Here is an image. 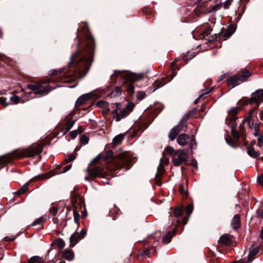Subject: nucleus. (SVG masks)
I'll return each mask as SVG.
<instances>
[{
  "instance_id": "1",
  "label": "nucleus",
  "mask_w": 263,
  "mask_h": 263,
  "mask_svg": "<svg viewBox=\"0 0 263 263\" xmlns=\"http://www.w3.org/2000/svg\"><path fill=\"white\" fill-rule=\"evenodd\" d=\"M75 40L76 51L71 54L66 67L51 70L50 78L28 84V88L34 91L35 95L45 96L59 86H51V83H71L84 77L89 71L93 62L96 42L87 23H85L80 29L78 28Z\"/></svg>"
},
{
  "instance_id": "2",
  "label": "nucleus",
  "mask_w": 263,
  "mask_h": 263,
  "mask_svg": "<svg viewBox=\"0 0 263 263\" xmlns=\"http://www.w3.org/2000/svg\"><path fill=\"white\" fill-rule=\"evenodd\" d=\"M241 109L240 107L236 106L229 110L228 111L229 117L226 119V123L231 128V135L234 140L229 135L225 137V140L227 143L233 148L241 147L243 145L246 147L247 145H249L246 139V134H239L237 129L236 120L238 119L237 115Z\"/></svg>"
},
{
  "instance_id": "3",
  "label": "nucleus",
  "mask_w": 263,
  "mask_h": 263,
  "mask_svg": "<svg viewBox=\"0 0 263 263\" xmlns=\"http://www.w3.org/2000/svg\"><path fill=\"white\" fill-rule=\"evenodd\" d=\"M144 73L136 74L128 71L115 70L110 76V79L112 83H115L117 78L120 77L123 80L121 87H116L114 90L110 94L112 96H118L121 95L122 91L127 92L130 96H133L135 92V86L133 83L139 81L144 78Z\"/></svg>"
},
{
  "instance_id": "4",
  "label": "nucleus",
  "mask_w": 263,
  "mask_h": 263,
  "mask_svg": "<svg viewBox=\"0 0 263 263\" xmlns=\"http://www.w3.org/2000/svg\"><path fill=\"white\" fill-rule=\"evenodd\" d=\"M103 161H112V171H115L125 168L126 171L130 169L133 166V163L131 156L127 152H120L116 156L114 155L113 152L109 150L105 154L101 153L96 157L93 158L90 162V165H95L101 160Z\"/></svg>"
},
{
  "instance_id": "5",
  "label": "nucleus",
  "mask_w": 263,
  "mask_h": 263,
  "mask_svg": "<svg viewBox=\"0 0 263 263\" xmlns=\"http://www.w3.org/2000/svg\"><path fill=\"white\" fill-rule=\"evenodd\" d=\"M43 151V146L37 145H32L31 146L13 151L7 155L0 157V170L5 165L11 163L15 159H20L24 157H33L40 155Z\"/></svg>"
},
{
  "instance_id": "6",
  "label": "nucleus",
  "mask_w": 263,
  "mask_h": 263,
  "mask_svg": "<svg viewBox=\"0 0 263 263\" xmlns=\"http://www.w3.org/2000/svg\"><path fill=\"white\" fill-rule=\"evenodd\" d=\"M243 105L250 104L255 105L249 111L247 117L243 119V122H248L253 125L254 117H257L258 108L260 104L263 102V89L255 90L251 95V98L243 97L241 100Z\"/></svg>"
},
{
  "instance_id": "7",
  "label": "nucleus",
  "mask_w": 263,
  "mask_h": 263,
  "mask_svg": "<svg viewBox=\"0 0 263 263\" xmlns=\"http://www.w3.org/2000/svg\"><path fill=\"white\" fill-rule=\"evenodd\" d=\"M171 209L173 215L177 219L176 220L177 225L184 226L187 223L189 217L193 211V203L191 202L188 204L185 208L184 205H181L174 208L172 207Z\"/></svg>"
},
{
  "instance_id": "8",
  "label": "nucleus",
  "mask_w": 263,
  "mask_h": 263,
  "mask_svg": "<svg viewBox=\"0 0 263 263\" xmlns=\"http://www.w3.org/2000/svg\"><path fill=\"white\" fill-rule=\"evenodd\" d=\"M114 109L111 111V114L114 115V118L117 122L120 121L122 119L126 117L130 112H131L135 105L133 103H128L126 107L121 109V104L116 103L112 104Z\"/></svg>"
},
{
  "instance_id": "9",
  "label": "nucleus",
  "mask_w": 263,
  "mask_h": 263,
  "mask_svg": "<svg viewBox=\"0 0 263 263\" xmlns=\"http://www.w3.org/2000/svg\"><path fill=\"white\" fill-rule=\"evenodd\" d=\"M252 73L247 69H243L239 72L232 76L228 77L226 82L229 87L231 88L239 85L241 82L246 81L251 77Z\"/></svg>"
},
{
  "instance_id": "10",
  "label": "nucleus",
  "mask_w": 263,
  "mask_h": 263,
  "mask_svg": "<svg viewBox=\"0 0 263 263\" xmlns=\"http://www.w3.org/2000/svg\"><path fill=\"white\" fill-rule=\"evenodd\" d=\"M87 172L88 176L85 177V180L88 181H90V178L94 180L96 178H105L108 176L104 168L99 166L95 165L92 167H88Z\"/></svg>"
},
{
  "instance_id": "11",
  "label": "nucleus",
  "mask_w": 263,
  "mask_h": 263,
  "mask_svg": "<svg viewBox=\"0 0 263 263\" xmlns=\"http://www.w3.org/2000/svg\"><path fill=\"white\" fill-rule=\"evenodd\" d=\"M178 60L176 58L171 63V68L172 70V72L173 73V76L171 78V79L167 80V78H163L161 80H158L155 81L152 85V87L154 88L153 91H155L156 89L164 86L168 82L170 81L176 75V72H175V71L178 70L180 69L179 67H178L176 65V63L178 62Z\"/></svg>"
},
{
  "instance_id": "12",
  "label": "nucleus",
  "mask_w": 263,
  "mask_h": 263,
  "mask_svg": "<svg viewBox=\"0 0 263 263\" xmlns=\"http://www.w3.org/2000/svg\"><path fill=\"white\" fill-rule=\"evenodd\" d=\"M189 158L187 151L185 149L176 150V153L173 158L172 162L174 165L180 166L182 163L186 162Z\"/></svg>"
},
{
  "instance_id": "13",
  "label": "nucleus",
  "mask_w": 263,
  "mask_h": 263,
  "mask_svg": "<svg viewBox=\"0 0 263 263\" xmlns=\"http://www.w3.org/2000/svg\"><path fill=\"white\" fill-rule=\"evenodd\" d=\"M62 167V165L61 164L58 165L56 166V167L52 170L49 172L44 174H41L37 176H36L32 178L31 179V182H35L38 180H43L46 179H48L57 174H59L62 173V171H61V168Z\"/></svg>"
},
{
  "instance_id": "14",
  "label": "nucleus",
  "mask_w": 263,
  "mask_h": 263,
  "mask_svg": "<svg viewBox=\"0 0 263 263\" xmlns=\"http://www.w3.org/2000/svg\"><path fill=\"white\" fill-rule=\"evenodd\" d=\"M66 123L65 126L61 125V131L65 135L73 126L75 123V120L72 118V115L69 114L65 118Z\"/></svg>"
},
{
  "instance_id": "15",
  "label": "nucleus",
  "mask_w": 263,
  "mask_h": 263,
  "mask_svg": "<svg viewBox=\"0 0 263 263\" xmlns=\"http://www.w3.org/2000/svg\"><path fill=\"white\" fill-rule=\"evenodd\" d=\"M163 160V158L160 159V163L157 167V172L155 175L156 182L159 186H160L162 184L161 178L165 171L164 166L162 164Z\"/></svg>"
},
{
  "instance_id": "16",
  "label": "nucleus",
  "mask_w": 263,
  "mask_h": 263,
  "mask_svg": "<svg viewBox=\"0 0 263 263\" xmlns=\"http://www.w3.org/2000/svg\"><path fill=\"white\" fill-rule=\"evenodd\" d=\"M212 30V29L211 28V26L209 25H208L206 26H202L200 27V28H199V30H197V32H199L198 37L196 39H205V36H208L210 34Z\"/></svg>"
},
{
  "instance_id": "17",
  "label": "nucleus",
  "mask_w": 263,
  "mask_h": 263,
  "mask_svg": "<svg viewBox=\"0 0 263 263\" xmlns=\"http://www.w3.org/2000/svg\"><path fill=\"white\" fill-rule=\"evenodd\" d=\"M180 226L179 225H177V224L175 226V228H173V231H169L166 235L163 236L162 238V242L164 243L168 244L170 243L172 240V237L176 235L177 231V227Z\"/></svg>"
},
{
  "instance_id": "18",
  "label": "nucleus",
  "mask_w": 263,
  "mask_h": 263,
  "mask_svg": "<svg viewBox=\"0 0 263 263\" xmlns=\"http://www.w3.org/2000/svg\"><path fill=\"white\" fill-rule=\"evenodd\" d=\"M92 97L91 93H86L80 96L76 102V106L78 107L80 105L85 104L89 99Z\"/></svg>"
},
{
  "instance_id": "19",
  "label": "nucleus",
  "mask_w": 263,
  "mask_h": 263,
  "mask_svg": "<svg viewBox=\"0 0 263 263\" xmlns=\"http://www.w3.org/2000/svg\"><path fill=\"white\" fill-rule=\"evenodd\" d=\"M190 137L186 134H180L177 138V143L181 146H185L189 144Z\"/></svg>"
},
{
  "instance_id": "20",
  "label": "nucleus",
  "mask_w": 263,
  "mask_h": 263,
  "mask_svg": "<svg viewBox=\"0 0 263 263\" xmlns=\"http://www.w3.org/2000/svg\"><path fill=\"white\" fill-rule=\"evenodd\" d=\"M187 121L186 119L183 117L179 123L174 127V128L176 129L179 133L185 130L187 127Z\"/></svg>"
},
{
  "instance_id": "21",
  "label": "nucleus",
  "mask_w": 263,
  "mask_h": 263,
  "mask_svg": "<svg viewBox=\"0 0 263 263\" xmlns=\"http://www.w3.org/2000/svg\"><path fill=\"white\" fill-rule=\"evenodd\" d=\"M231 225L233 229L235 230H237L240 227V217L239 214H236L234 215L232 220Z\"/></svg>"
},
{
  "instance_id": "22",
  "label": "nucleus",
  "mask_w": 263,
  "mask_h": 263,
  "mask_svg": "<svg viewBox=\"0 0 263 263\" xmlns=\"http://www.w3.org/2000/svg\"><path fill=\"white\" fill-rule=\"evenodd\" d=\"M81 239L79 233L74 232L71 235L69 239L70 247L73 248Z\"/></svg>"
},
{
  "instance_id": "23",
  "label": "nucleus",
  "mask_w": 263,
  "mask_h": 263,
  "mask_svg": "<svg viewBox=\"0 0 263 263\" xmlns=\"http://www.w3.org/2000/svg\"><path fill=\"white\" fill-rule=\"evenodd\" d=\"M74 252L72 250L66 249L62 252V256L68 260H72L74 258Z\"/></svg>"
},
{
  "instance_id": "24",
  "label": "nucleus",
  "mask_w": 263,
  "mask_h": 263,
  "mask_svg": "<svg viewBox=\"0 0 263 263\" xmlns=\"http://www.w3.org/2000/svg\"><path fill=\"white\" fill-rule=\"evenodd\" d=\"M218 242L223 245L229 246L231 244L232 240L227 234H223L220 236Z\"/></svg>"
},
{
  "instance_id": "25",
  "label": "nucleus",
  "mask_w": 263,
  "mask_h": 263,
  "mask_svg": "<svg viewBox=\"0 0 263 263\" xmlns=\"http://www.w3.org/2000/svg\"><path fill=\"white\" fill-rule=\"evenodd\" d=\"M258 252L259 248L258 247L251 248L248 256V261H252L254 259V256L258 254Z\"/></svg>"
},
{
  "instance_id": "26",
  "label": "nucleus",
  "mask_w": 263,
  "mask_h": 263,
  "mask_svg": "<svg viewBox=\"0 0 263 263\" xmlns=\"http://www.w3.org/2000/svg\"><path fill=\"white\" fill-rule=\"evenodd\" d=\"M246 148L247 150V153L252 158H257L259 155V153L256 151L253 147H251L250 145L247 146L246 147Z\"/></svg>"
},
{
  "instance_id": "27",
  "label": "nucleus",
  "mask_w": 263,
  "mask_h": 263,
  "mask_svg": "<svg viewBox=\"0 0 263 263\" xmlns=\"http://www.w3.org/2000/svg\"><path fill=\"white\" fill-rule=\"evenodd\" d=\"M236 27L237 26L235 24H232L229 26L228 31L223 35L224 40H226L234 33L236 29Z\"/></svg>"
},
{
  "instance_id": "28",
  "label": "nucleus",
  "mask_w": 263,
  "mask_h": 263,
  "mask_svg": "<svg viewBox=\"0 0 263 263\" xmlns=\"http://www.w3.org/2000/svg\"><path fill=\"white\" fill-rule=\"evenodd\" d=\"M120 212L119 209L114 205V206L110 210L108 215L109 216L112 217V220H115L117 218V215H118L119 214V212Z\"/></svg>"
},
{
  "instance_id": "29",
  "label": "nucleus",
  "mask_w": 263,
  "mask_h": 263,
  "mask_svg": "<svg viewBox=\"0 0 263 263\" xmlns=\"http://www.w3.org/2000/svg\"><path fill=\"white\" fill-rule=\"evenodd\" d=\"M198 109L197 108H194L190 111L185 115L183 117L186 119L187 120L192 117H195L197 115Z\"/></svg>"
},
{
  "instance_id": "30",
  "label": "nucleus",
  "mask_w": 263,
  "mask_h": 263,
  "mask_svg": "<svg viewBox=\"0 0 263 263\" xmlns=\"http://www.w3.org/2000/svg\"><path fill=\"white\" fill-rule=\"evenodd\" d=\"M77 201L75 200L74 202L73 203V217H74V220L76 223H79V220H80V215L79 213V212L77 210V206H76Z\"/></svg>"
},
{
  "instance_id": "31",
  "label": "nucleus",
  "mask_w": 263,
  "mask_h": 263,
  "mask_svg": "<svg viewBox=\"0 0 263 263\" xmlns=\"http://www.w3.org/2000/svg\"><path fill=\"white\" fill-rule=\"evenodd\" d=\"M195 52H187L186 54H183L182 60L186 63L192 59L195 56Z\"/></svg>"
},
{
  "instance_id": "32",
  "label": "nucleus",
  "mask_w": 263,
  "mask_h": 263,
  "mask_svg": "<svg viewBox=\"0 0 263 263\" xmlns=\"http://www.w3.org/2000/svg\"><path fill=\"white\" fill-rule=\"evenodd\" d=\"M54 243L60 250H62L65 246V243L63 239L58 238L54 241Z\"/></svg>"
},
{
  "instance_id": "33",
  "label": "nucleus",
  "mask_w": 263,
  "mask_h": 263,
  "mask_svg": "<svg viewBox=\"0 0 263 263\" xmlns=\"http://www.w3.org/2000/svg\"><path fill=\"white\" fill-rule=\"evenodd\" d=\"M96 105L98 107L106 109L108 111H110L109 103L106 101L100 100L97 102Z\"/></svg>"
},
{
  "instance_id": "34",
  "label": "nucleus",
  "mask_w": 263,
  "mask_h": 263,
  "mask_svg": "<svg viewBox=\"0 0 263 263\" xmlns=\"http://www.w3.org/2000/svg\"><path fill=\"white\" fill-rule=\"evenodd\" d=\"M45 220L43 217H40L36 219L31 224L32 226H35L36 225H41V227L38 230H42L44 229L43 223L45 222Z\"/></svg>"
},
{
  "instance_id": "35",
  "label": "nucleus",
  "mask_w": 263,
  "mask_h": 263,
  "mask_svg": "<svg viewBox=\"0 0 263 263\" xmlns=\"http://www.w3.org/2000/svg\"><path fill=\"white\" fill-rule=\"evenodd\" d=\"M27 263H45L44 260L41 261V257L39 256H34L28 260Z\"/></svg>"
},
{
  "instance_id": "36",
  "label": "nucleus",
  "mask_w": 263,
  "mask_h": 263,
  "mask_svg": "<svg viewBox=\"0 0 263 263\" xmlns=\"http://www.w3.org/2000/svg\"><path fill=\"white\" fill-rule=\"evenodd\" d=\"M29 185V183H26V184L24 185L19 190L16 192V195L20 196L26 193L28 190Z\"/></svg>"
},
{
  "instance_id": "37",
  "label": "nucleus",
  "mask_w": 263,
  "mask_h": 263,
  "mask_svg": "<svg viewBox=\"0 0 263 263\" xmlns=\"http://www.w3.org/2000/svg\"><path fill=\"white\" fill-rule=\"evenodd\" d=\"M124 138V135L123 134H119L117 136H116L112 140V143L115 145H118L120 144Z\"/></svg>"
},
{
  "instance_id": "38",
  "label": "nucleus",
  "mask_w": 263,
  "mask_h": 263,
  "mask_svg": "<svg viewBox=\"0 0 263 263\" xmlns=\"http://www.w3.org/2000/svg\"><path fill=\"white\" fill-rule=\"evenodd\" d=\"M179 134V133L176 130V129L173 127L170 131L168 137L171 141H173L175 139L177 136Z\"/></svg>"
},
{
  "instance_id": "39",
  "label": "nucleus",
  "mask_w": 263,
  "mask_h": 263,
  "mask_svg": "<svg viewBox=\"0 0 263 263\" xmlns=\"http://www.w3.org/2000/svg\"><path fill=\"white\" fill-rule=\"evenodd\" d=\"M179 190L180 194L183 197L187 198L188 196V191L184 189V185L182 184H180L179 185Z\"/></svg>"
},
{
  "instance_id": "40",
  "label": "nucleus",
  "mask_w": 263,
  "mask_h": 263,
  "mask_svg": "<svg viewBox=\"0 0 263 263\" xmlns=\"http://www.w3.org/2000/svg\"><path fill=\"white\" fill-rule=\"evenodd\" d=\"M165 152L170 156L173 158V157L175 155V154L176 153V151L172 147L170 146H167L165 148Z\"/></svg>"
},
{
  "instance_id": "41",
  "label": "nucleus",
  "mask_w": 263,
  "mask_h": 263,
  "mask_svg": "<svg viewBox=\"0 0 263 263\" xmlns=\"http://www.w3.org/2000/svg\"><path fill=\"white\" fill-rule=\"evenodd\" d=\"M212 89H211L209 91H205V90H201V94L199 96V97L197 98L195 101H194V104H197L199 102V100L204 95H207L208 93H209L210 92H212Z\"/></svg>"
},
{
  "instance_id": "42",
  "label": "nucleus",
  "mask_w": 263,
  "mask_h": 263,
  "mask_svg": "<svg viewBox=\"0 0 263 263\" xmlns=\"http://www.w3.org/2000/svg\"><path fill=\"white\" fill-rule=\"evenodd\" d=\"M20 98L16 95H13L10 97V102H12V104H16L18 103L21 101Z\"/></svg>"
},
{
  "instance_id": "43",
  "label": "nucleus",
  "mask_w": 263,
  "mask_h": 263,
  "mask_svg": "<svg viewBox=\"0 0 263 263\" xmlns=\"http://www.w3.org/2000/svg\"><path fill=\"white\" fill-rule=\"evenodd\" d=\"M197 146V143L195 139V137L192 135L191 137V142L190 144V147L191 149H195Z\"/></svg>"
},
{
  "instance_id": "44",
  "label": "nucleus",
  "mask_w": 263,
  "mask_h": 263,
  "mask_svg": "<svg viewBox=\"0 0 263 263\" xmlns=\"http://www.w3.org/2000/svg\"><path fill=\"white\" fill-rule=\"evenodd\" d=\"M89 138L86 135H82L80 138V142L82 144H86L88 143Z\"/></svg>"
},
{
  "instance_id": "45",
  "label": "nucleus",
  "mask_w": 263,
  "mask_h": 263,
  "mask_svg": "<svg viewBox=\"0 0 263 263\" xmlns=\"http://www.w3.org/2000/svg\"><path fill=\"white\" fill-rule=\"evenodd\" d=\"M256 217L260 219V222L261 219H263V210L261 209H258L256 211Z\"/></svg>"
},
{
  "instance_id": "46",
  "label": "nucleus",
  "mask_w": 263,
  "mask_h": 263,
  "mask_svg": "<svg viewBox=\"0 0 263 263\" xmlns=\"http://www.w3.org/2000/svg\"><path fill=\"white\" fill-rule=\"evenodd\" d=\"M7 98L4 97H0V104L2 105L4 107H7L9 104L10 102H6Z\"/></svg>"
},
{
  "instance_id": "47",
  "label": "nucleus",
  "mask_w": 263,
  "mask_h": 263,
  "mask_svg": "<svg viewBox=\"0 0 263 263\" xmlns=\"http://www.w3.org/2000/svg\"><path fill=\"white\" fill-rule=\"evenodd\" d=\"M220 37V34H215L214 35L210 36L208 39L207 40H208V42H214L215 41H217L218 37Z\"/></svg>"
},
{
  "instance_id": "48",
  "label": "nucleus",
  "mask_w": 263,
  "mask_h": 263,
  "mask_svg": "<svg viewBox=\"0 0 263 263\" xmlns=\"http://www.w3.org/2000/svg\"><path fill=\"white\" fill-rule=\"evenodd\" d=\"M146 97V95L144 92H138L137 95V99L139 101H141Z\"/></svg>"
},
{
  "instance_id": "49",
  "label": "nucleus",
  "mask_w": 263,
  "mask_h": 263,
  "mask_svg": "<svg viewBox=\"0 0 263 263\" xmlns=\"http://www.w3.org/2000/svg\"><path fill=\"white\" fill-rule=\"evenodd\" d=\"M58 208L55 206H52L49 210L50 213L53 216H55L58 213Z\"/></svg>"
},
{
  "instance_id": "50",
  "label": "nucleus",
  "mask_w": 263,
  "mask_h": 263,
  "mask_svg": "<svg viewBox=\"0 0 263 263\" xmlns=\"http://www.w3.org/2000/svg\"><path fill=\"white\" fill-rule=\"evenodd\" d=\"M244 122H245L243 121L239 125L238 131L239 134L246 133V129L244 126Z\"/></svg>"
},
{
  "instance_id": "51",
  "label": "nucleus",
  "mask_w": 263,
  "mask_h": 263,
  "mask_svg": "<svg viewBox=\"0 0 263 263\" xmlns=\"http://www.w3.org/2000/svg\"><path fill=\"white\" fill-rule=\"evenodd\" d=\"M151 254V250L147 248H145L142 251L141 255L143 256H147L148 257Z\"/></svg>"
},
{
  "instance_id": "52",
  "label": "nucleus",
  "mask_w": 263,
  "mask_h": 263,
  "mask_svg": "<svg viewBox=\"0 0 263 263\" xmlns=\"http://www.w3.org/2000/svg\"><path fill=\"white\" fill-rule=\"evenodd\" d=\"M142 12L145 15H150L152 13L151 9L148 7H144L142 9Z\"/></svg>"
},
{
  "instance_id": "53",
  "label": "nucleus",
  "mask_w": 263,
  "mask_h": 263,
  "mask_svg": "<svg viewBox=\"0 0 263 263\" xmlns=\"http://www.w3.org/2000/svg\"><path fill=\"white\" fill-rule=\"evenodd\" d=\"M78 134V131L76 130L71 131L69 133V135L72 139H75L77 137Z\"/></svg>"
},
{
  "instance_id": "54",
  "label": "nucleus",
  "mask_w": 263,
  "mask_h": 263,
  "mask_svg": "<svg viewBox=\"0 0 263 263\" xmlns=\"http://www.w3.org/2000/svg\"><path fill=\"white\" fill-rule=\"evenodd\" d=\"M77 155V154H76L75 155H74L73 154L68 155H67L68 162H71V161L74 160L76 159V156Z\"/></svg>"
},
{
  "instance_id": "55",
  "label": "nucleus",
  "mask_w": 263,
  "mask_h": 263,
  "mask_svg": "<svg viewBox=\"0 0 263 263\" xmlns=\"http://www.w3.org/2000/svg\"><path fill=\"white\" fill-rule=\"evenodd\" d=\"M161 236V232L160 231H158V232H156L154 234H153V238H154V239L155 240H158L159 238Z\"/></svg>"
},
{
  "instance_id": "56",
  "label": "nucleus",
  "mask_w": 263,
  "mask_h": 263,
  "mask_svg": "<svg viewBox=\"0 0 263 263\" xmlns=\"http://www.w3.org/2000/svg\"><path fill=\"white\" fill-rule=\"evenodd\" d=\"M86 233H87L86 230L84 229H82L80 233H79L80 239L84 238L85 237Z\"/></svg>"
},
{
  "instance_id": "57",
  "label": "nucleus",
  "mask_w": 263,
  "mask_h": 263,
  "mask_svg": "<svg viewBox=\"0 0 263 263\" xmlns=\"http://www.w3.org/2000/svg\"><path fill=\"white\" fill-rule=\"evenodd\" d=\"M262 139H263V138H262V135L260 136L258 138V139H257L258 145L259 147H261L263 145Z\"/></svg>"
},
{
  "instance_id": "58",
  "label": "nucleus",
  "mask_w": 263,
  "mask_h": 263,
  "mask_svg": "<svg viewBox=\"0 0 263 263\" xmlns=\"http://www.w3.org/2000/svg\"><path fill=\"white\" fill-rule=\"evenodd\" d=\"M257 182L259 184L261 185V186H263V174L260 175L257 178Z\"/></svg>"
},
{
  "instance_id": "59",
  "label": "nucleus",
  "mask_w": 263,
  "mask_h": 263,
  "mask_svg": "<svg viewBox=\"0 0 263 263\" xmlns=\"http://www.w3.org/2000/svg\"><path fill=\"white\" fill-rule=\"evenodd\" d=\"M220 7H221V5H220V4L215 5V6H214L212 7V10L211 11V12H213L216 11L218 9H220Z\"/></svg>"
},
{
  "instance_id": "60",
  "label": "nucleus",
  "mask_w": 263,
  "mask_h": 263,
  "mask_svg": "<svg viewBox=\"0 0 263 263\" xmlns=\"http://www.w3.org/2000/svg\"><path fill=\"white\" fill-rule=\"evenodd\" d=\"M15 239V237L14 236L9 237V236H6L4 237V239L6 241H12Z\"/></svg>"
},
{
  "instance_id": "61",
  "label": "nucleus",
  "mask_w": 263,
  "mask_h": 263,
  "mask_svg": "<svg viewBox=\"0 0 263 263\" xmlns=\"http://www.w3.org/2000/svg\"><path fill=\"white\" fill-rule=\"evenodd\" d=\"M71 164H69L66 166H65L63 170H62V173H65L66 172H67L68 171H69L71 167Z\"/></svg>"
},
{
  "instance_id": "62",
  "label": "nucleus",
  "mask_w": 263,
  "mask_h": 263,
  "mask_svg": "<svg viewBox=\"0 0 263 263\" xmlns=\"http://www.w3.org/2000/svg\"><path fill=\"white\" fill-rule=\"evenodd\" d=\"M191 164L192 166H193L195 167V169L197 168V167H198V166H197L198 164H197V161L195 159H193L192 161V162L191 163Z\"/></svg>"
},
{
  "instance_id": "63",
  "label": "nucleus",
  "mask_w": 263,
  "mask_h": 263,
  "mask_svg": "<svg viewBox=\"0 0 263 263\" xmlns=\"http://www.w3.org/2000/svg\"><path fill=\"white\" fill-rule=\"evenodd\" d=\"M231 4V1L230 0H228L226 4H224V7L225 9H227L229 7L230 5Z\"/></svg>"
},
{
  "instance_id": "64",
  "label": "nucleus",
  "mask_w": 263,
  "mask_h": 263,
  "mask_svg": "<svg viewBox=\"0 0 263 263\" xmlns=\"http://www.w3.org/2000/svg\"><path fill=\"white\" fill-rule=\"evenodd\" d=\"M78 131V134H81L83 132V127L82 126H78V129L77 130Z\"/></svg>"
}]
</instances>
